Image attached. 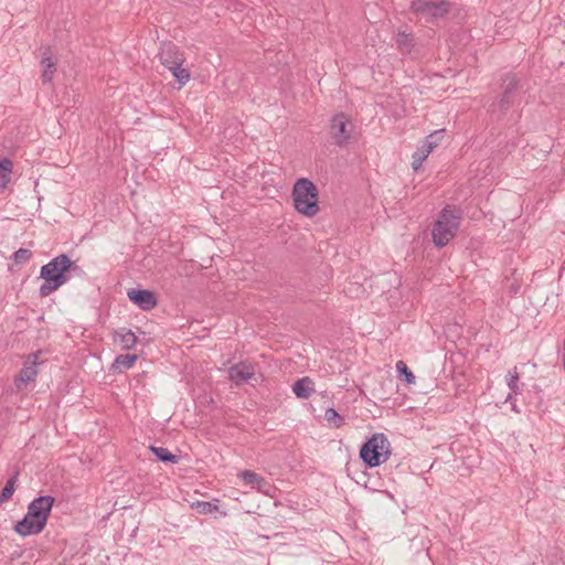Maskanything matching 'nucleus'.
<instances>
[{
  "mask_svg": "<svg viewBox=\"0 0 565 565\" xmlns=\"http://www.w3.org/2000/svg\"><path fill=\"white\" fill-rule=\"evenodd\" d=\"M169 71L179 84V88L184 87L191 81V71L185 62L177 63Z\"/></svg>",
  "mask_w": 565,
  "mask_h": 565,
  "instance_id": "nucleus-15",
  "label": "nucleus"
},
{
  "mask_svg": "<svg viewBox=\"0 0 565 565\" xmlns=\"http://www.w3.org/2000/svg\"><path fill=\"white\" fill-rule=\"evenodd\" d=\"M519 380V373L516 372V369H514V372L510 375L508 385L510 388L514 390L516 387V382Z\"/></svg>",
  "mask_w": 565,
  "mask_h": 565,
  "instance_id": "nucleus-27",
  "label": "nucleus"
},
{
  "mask_svg": "<svg viewBox=\"0 0 565 565\" xmlns=\"http://www.w3.org/2000/svg\"><path fill=\"white\" fill-rule=\"evenodd\" d=\"M13 170V162L8 158L0 160V192L7 189L11 181V174Z\"/></svg>",
  "mask_w": 565,
  "mask_h": 565,
  "instance_id": "nucleus-17",
  "label": "nucleus"
},
{
  "mask_svg": "<svg viewBox=\"0 0 565 565\" xmlns=\"http://www.w3.org/2000/svg\"><path fill=\"white\" fill-rule=\"evenodd\" d=\"M191 508L198 511L200 514H211L218 511V505L207 501H196L191 504Z\"/></svg>",
  "mask_w": 565,
  "mask_h": 565,
  "instance_id": "nucleus-23",
  "label": "nucleus"
},
{
  "mask_svg": "<svg viewBox=\"0 0 565 565\" xmlns=\"http://www.w3.org/2000/svg\"><path fill=\"white\" fill-rule=\"evenodd\" d=\"M450 2L443 0L440 2H429L426 0H415L412 9L428 18L438 19L445 17L450 11Z\"/></svg>",
  "mask_w": 565,
  "mask_h": 565,
  "instance_id": "nucleus-9",
  "label": "nucleus"
},
{
  "mask_svg": "<svg viewBox=\"0 0 565 565\" xmlns=\"http://www.w3.org/2000/svg\"><path fill=\"white\" fill-rule=\"evenodd\" d=\"M72 260L66 255H60L41 268V278L44 282L40 287V295L46 297L57 290L66 281V271L71 268Z\"/></svg>",
  "mask_w": 565,
  "mask_h": 565,
  "instance_id": "nucleus-3",
  "label": "nucleus"
},
{
  "mask_svg": "<svg viewBox=\"0 0 565 565\" xmlns=\"http://www.w3.org/2000/svg\"><path fill=\"white\" fill-rule=\"evenodd\" d=\"M238 479L242 480V482L245 486L250 487L252 489L262 491L266 486L267 482L259 473L252 471V470H243L237 473Z\"/></svg>",
  "mask_w": 565,
  "mask_h": 565,
  "instance_id": "nucleus-14",
  "label": "nucleus"
},
{
  "mask_svg": "<svg viewBox=\"0 0 565 565\" xmlns=\"http://www.w3.org/2000/svg\"><path fill=\"white\" fill-rule=\"evenodd\" d=\"M461 222L460 213L450 206L445 207L437 216L431 237L436 246H446L457 234Z\"/></svg>",
  "mask_w": 565,
  "mask_h": 565,
  "instance_id": "nucleus-4",
  "label": "nucleus"
},
{
  "mask_svg": "<svg viewBox=\"0 0 565 565\" xmlns=\"http://www.w3.org/2000/svg\"><path fill=\"white\" fill-rule=\"evenodd\" d=\"M31 256L32 252L30 249L20 248L14 253L13 258L18 265H22L29 262Z\"/></svg>",
  "mask_w": 565,
  "mask_h": 565,
  "instance_id": "nucleus-26",
  "label": "nucleus"
},
{
  "mask_svg": "<svg viewBox=\"0 0 565 565\" xmlns=\"http://www.w3.org/2000/svg\"><path fill=\"white\" fill-rule=\"evenodd\" d=\"M324 419L335 428H340L344 425L343 417L332 407L326 409Z\"/></svg>",
  "mask_w": 565,
  "mask_h": 565,
  "instance_id": "nucleus-22",
  "label": "nucleus"
},
{
  "mask_svg": "<svg viewBox=\"0 0 565 565\" xmlns=\"http://www.w3.org/2000/svg\"><path fill=\"white\" fill-rule=\"evenodd\" d=\"M444 130H437L425 137L418 145L416 151L412 154V168L417 171L420 169L429 154L440 145Z\"/></svg>",
  "mask_w": 565,
  "mask_h": 565,
  "instance_id": "nucleus-8",
  "label": "nucleus"
},
{
  "mask_svg": "<svg viewBox=\"0 0 565 565\" xmlns=\"http://www.w3.org/2000/svg\"><path fill=\"white\" fill-rule=\"evenodd\" d=\"M41 66V78L43 83H51L56 72V58L53 56L50 50L43 53L40 61Z\"/></svg>",
  "mask_w": 565,
  "mask_h": 565,
  "instance_id": "nucleus-12",
  "label": "nucleus"
},
{
  "mask_svg": "<svg viewBox=\"0 0 565 565\" xmlns=\"http://www.w3.org/2000/svg\"><path fill=\"white\" fill-rule=\"evenodd\" d=\"M396 370L401 375H404L405 382L407 384H414L415 383V375L413 372L407 367L406 363L404 361H398L396 363Z\"/></svg>",
  "mask_w": 565,
  "mask_h": 565,
  "instance_id": "nucleus-25",
  "label": "nucleus"
},
{
  "mask_svg": "<svg viewBox=\"0 0 565 565\" xmlns=\"http://www.w3.org/2000/svg\"><path fill=\"white\" fill-rule=\"evenodd\" d=\"M292 392L299 398H309L315 392V383L310 377H302L292 385Z\"/></svg>",
  "mask_w": 565,
  "mask_h": 565,
  "instance_id": "nucleus-16",
  "label": "nucleus"
},
{
  "mask_svg": "<svg viewBox=\"0 0 565 565\" xmlns=\"http://www.w3.org/2000/svg\"><path fill=\"white\" fill-rule=\"evenodd\" d=\"M127 297L142 310H151L158 303L156 294L150 290L129 289Z\"/></svg>",
  "mask_w": 565,
  "mask_h": 565,
  "instance_id": "nucleus-10",
  "label": "nucleus"
},
{
  "mask_svg": "<svg viewBox=\"0 0 565 565\" xmlns=\"http://www.w3.org/2000/svg\"><path fill=\"white\" fill-rule=\"evenodd\" d=\"M254 374V366L247 362L238 363L228 370L230 380L237 385L250 380Z\"/></svg>",
  "mask_w": 565,
  "mask_h": 565,
  "instance_id": "nucleus-11",
  "label": "nucleus"
},
{
  "mask_svg": "<svg viewBox=\"0 0 565 565\" xmlns=\"http://www.w3.org/2000/svg\"><path fill=\"white\" fill-rule=\"evenodd\" d=\"M396 45L402 53H409L413 49V36L406 32H398Z\"/></svg>",
  "mask_w": 565,
  "mask_h": 565,
  "instance_id": "nucleus-20",
  "label": "nucleus"
},
{
  "mask_svg": "<svg viewBox=\"0 0 565 565\" xmlns=\"http://www.w3.org/2000/svg\"><path fill=\"white\" fill-rule=\"evenodd\" d=\"M392 454V445L383 433L373 434L361 447L360 458L370 468L386 462Z\"/></svg>",
  "mask_w": 565,
  "mask_h": 565,
  "instance_id": "nucleus-5",
  "label": "nucleus"
},
{
  "mask_svg": "<svg viewBox=\"0 0 565 565\" xmlns=\"http://www.w3.org/2000/svg\"><path fill=\"white\" fill-rule=\"evenodd\" d=\"M291 199L295 210L306 217H313L320 212L318 186L308 178L296 180Z\"/></svg>",
  "mask_w": 565,
  "mask_h": 565,
  "instance_id": "nucleus-2",
  "label": "nucleus"
},
{
  "mask_svg": "<svg viewBox=\"0 0 565 565\" xmlns=\"http://www.w3.org/2000/svg\"><path fill=\"white\" fill-rule=\"evenodd\" d=\"M54 502L51 495L32 500L23 519L15 523L14 532L22 537L40 534L46 526Z\"/></svg>",
  "mask_w": 565,
  "mask_h": 565,
  "instance_id": "nucleus-1",
  "label": "nucleus"
},
{
  "mask_svg": "<svg viewBox=\"0 0 565 565\" xmlns=\"http://www.w3.org/2000/svg\"><path fill=\"white\" fill-rule=\"evenodd\" d=\"M138 356L136 354H120L116 358L113 363V369L116 372H122L124 370H128L134 366Z\"/></svg>",
  "mask_w": 565,
  "mask_h": 565,
  "instance_id": "nucleus-19",
  "label": "nucleus"
},
{
  "mask_svg": "<svg viewBox=\"0 0 565 565\" xmlns=\"http://www.w3.org/2000/svg\"><path fill=\"white\" fill-rule=\"evenodd\" d=\"M15 488L17 477L14 476L7 481L6 486L0 492V505H2L4 502L9 501L13 497Z\"/></svg>",
  "mask_w": 565,
  "mask_h": 565,
  "instance_id": "nucleus-21",
  "label": "nucleus"
},
{
  "mask_svg": "<svg viewBox=\"0 0 565 565\" xmlns=\"http://www.w3.org/2000/svg\"><path fill=\"white\" fill-rule=\"evenodd\" d=\"M160 62L169 70L177 63L185 62V56L175 45H167L160 53Z\"/></svg>",
  "mask_w": 565,
  "mask_h": 565,
  "instance_id": "nucleus-13",
  "label": "nucleus"
},
{
  "mask_svg": "<svg viewBox=\"0 0 565 565\" xmlns=\"http://www.w3.org/2000/svg\"><path fill=\"white\" fill-rule=\"evenodd\" d=\"M44 363L43 353L41 351L29 354L23 363L22 369L14 379V385L19 391L26 390L33 384L39 375L38 366Z\"/></svg>",
  "mask_w": 565,
  "mask_h": 565,
  "instance_id": "nucleus-7",
  "label": "nucleus"
},
{
  "mask_svg": "<svg viewBox=\"0 0 565 565\" xmlns=\"http://www.w3.org/2000/svg\"><path fill=\"white\" fill-rule=\"evenodd\" d=\"M150 450L161 461H164V462H178L177 456L172 455L167 448H163V447H151Z\"/></svg>",
  "mask_w": 565,
  "mask_h": 565,
  "instance_id": "nucleus-24",
  "label": "nucleus"
},
{
  "mask_svg": "<svg viewBox=\"0 0 565 565\" xmlns=\"http://www.w3.org/2000/svg\"><path fill=\"white\" fill-rule=\"evenodd\" d=\"M354 131V125L350 115L338 113L330 119L329 134L334 145L347 146Z\"/></svg>",
  "mask_w": 565,
  "mask_h": 565,
  "instance_id": "nucleus-6",
  "label": "nucleus"
},
{
  "mask_svg": "<svg viewBox=\"0 0 565 565\" xmlns=\"http://www.w3.org/2000/svg\"><path fill=\"white\" fill-rule=\"evenodd\" d=\"M115 342L119 343L122 350H129L137 344V337L130 330H122L116 333Z\"/></svg>",
  "mask_w": 565,
  "mask_h": 565,
  "instance_id": "nucleus-18",
  "label": "nucleus"
}]
</instances>
